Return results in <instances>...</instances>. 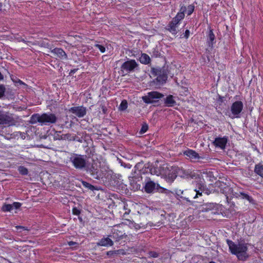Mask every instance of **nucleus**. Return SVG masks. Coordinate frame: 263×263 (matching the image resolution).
Here are the masks:
<instances>
[{"mask_svg":"<svg viewBox=\"0 0 263 263\" xmlns=\"http://www.w3.org/2000/svg\"><path fill=\"white\" fill-rule=\"evenodd\" d=\"M227 242L231 253L236 255L239 260H246L248 258L249 255L247 253L248 250L247 243H246L244 241H241L238 244H235L229 239H227Z\"/></svg>","mask_w":263,"mask_h":263,"instance_id":"obj_1","label":"nucleus"},{"mask_svg":"<svg viewBox=\"0 0 263 263\" xmlns=\"http://www.w3.org/2000/svg\"><path fill=\"white\" fill-rule=\"evenodd\" d=\"M189 175L187 172L180 168L177 166H171L170 167L165 166L164 170L162 171V176L165 177L169 182L173 181L178 175L181 177L187 176Z\"/></svg>","mask_w":263,"mask_h":263,"instance_id":"obj_2","label":"nucleus"},{"mask_svg":"<svg viewBox=\"0 0 263 263\" xmlns=\"http://www.w3.org/2000/svg\"><path fill=\"white\" fill-rule=\"evenodd\" d=\"M216 186L220 189V192L225 195L228 203L231 202V199L234 197H238L237 193L234 192L232 187L226 182L217 181L215 182Z\"/></svg>","mask_w":263,"mask_h":263,"instance_id":"obj_3","label":"nucleus"},{"mask_svg":"<svg viewBox=\"0 0 263 263\" xmlns=\"http://www.w3.org/2000/svg\"><path fill=\"white\" fill-rule=\"evenodd\" d=\"M151 73L155 76H157L156 80L160 84L166 82L168 74V66L162 67L152 68Z\"/></svg>","mask_w":263,"mask_h":263,"instance_id":"obj_4","label":"nucleus"},{"mask_svg":"<svg viewBox=\"0 0 263 263\" xmlns=\"http://www.w3.org/2000/svg\"><path fill=\"white\" fill-rule=\"evenodd\" d=\"M70 161L77 170H84L86 167V156L73 154L70 157Z\"/></svg>","mask_w":263,"mask_h":263,"instance_id":"obj_5","label":"nucleus"},{"mask_svg":"<svg viewBox=\"0 0 263 263\" xmlns=\"http://www.w3.org/2000/svg\"><path fill=\"white\" fill-rule=\"evenodd\" d=\"M100 168V164L97 162L93 161L91 164L87 163L84 170L95 179L99 180L102 177V173L99 171Z\"/></svg>","mask_w":263,"mask_h":263,"instance_id":"obj_6","label":"nucleus"},{"mask_svg":"<svg viewBox=\"0 0 263 263\" xmlns=\"http://www.w3.org/2000/svg\"><path fill=\"white\" fill-rule=\"evenodd\" d=\"M139 65L135 60H128L124 62L121 66L122 73L124 72L129 73L138 69Z\"/></svg>","mask_w":263,"mask_h":263,"instance_id":"obj_7","label":"nucleus"},{"mask_svg":"<svg viewBox=\"0 0 263 263\" xmlns=\"http://www.w3.org/2000/svg\"><path fill=\"white\" fill-rule=\"evenodd\" d=\"M144 188L145 192L147 193H152L155 190H157V191L161 190V192L165 190L164 188L161 187L158 184H156L148 177H146L145 179V185Z\"/></svg>","mask_w":263,"mask_h":263,"instance_id":"obj_8","label":"nucleus"},{"mask_svg":"<svg viewBox=\"0 0 263 263\" xmlns=\"http://www.w3.org/2000/svg\"><path fill=\"white\" fill-rule=\"evenodd\" d=\"M15 121L9 112L0 111V124L15 125Z\"/></svg>","mask_w":263,"mask_h":263,"instance_id":"obj_9","label":"nucleus"},{"mask_svg":"<svg viewBox=\"0 0 263 263\" xmlns=\"http://www.w3.org/2000/svg\"><path fill=\"white\" fill-rule=\"evenodd\" d=\"M58 120L56 116L51 113H44L42 115V124L50 125L54 124Z\"/></svg>","mask_w":263,"mask_h":263,"instance_id":"obj_10","label":"nucleus"},{"mask_svg":"<svg viewBox=\"0 0 263 263\" xmlns=\"http://www.w3.org/2000/svg\"><path fill=\"white\" fill-rule=\"evenodd\" d=\"M243 106V103L240 101L234 102L231 107L232 114L236 118L239 117V114L242 110Z\"/></svg>","mask_w":263,"mask_h":263,"instance_id":"obj_11","label":"nucleus"},{"mask_svg":"<svg viewBox=\"0 0 263 263\" xmlns=\"http://www.w3.org/2000/svg\"><path fill=\"white\" fill-rule=\"evenodd\" d=\"M69 112L75 115L79 118H82L86 114V108L83 106L72 107L69 109Z\"/></svg>","mask_w":263,"mask_h":263,"instance_id":"obj_12","label":"nucleus"},{"mask_svg":"<svg viewBox=\"0 0 263 263\" xmlns=\"http://www.w3.org/2000/svg\"><path fill=\"white\" fill-rule=\"evenodd\" d=\"M165 165L158 167L154 165L148 164L147 166H145V169H149V173L152 175L162 176V171L164 170Z\"/></svg>","mask_w":263,"mask_h":263,"instance_id":"obj_13","label":"nucleus"},{"mask_svg":"<svg viewBox=\"0 0 263 263\" xmlns=\"http://www.w3.org/2000/svg\"><path fill=\"white\" fill-rule=\"evenodd\" d=\"M194 192H196V195L194 198L197 197L198 195L202 196V194L208 195L211 193L210 190L205 185L201 183L198 184L197 187L194 190Z\"/></svg>","mask_w":263,"mask_h":263,"instance_id":"obj_14","label":"nucleus"},{"mask_svg":"<svg viewBox=\"0 0 263 263\" xmlns=\"http://www.w3.org/2000/svg\"><path fill=\"white\" fill-rule=\"evenodd\" d=\"M228 141V137L224 136L222 138L217 137L215 139L213 144L215 146L220 147L221 149H224Z\"/></svg>","mask_w":263,"mask_h":263,"instance_id":"obj_15","label":"nucleus"},{"mask_svg":"<svg viewBox=\"0 0 263 263\" xmlns=\"http://www.w3.org/2000/svg\"><path fill=\"white\" fill-rule=\"evenodd\" d=\"M183 154L184 155L188 157L192 161H196L197 160L204 158L200 156L197 152L192 149H187L184 151Z\"/></svg>","mask_w":263,"mask_h":263,"instance_id":"obj_16","label":"nucleus"},{"mask_svg":"<svg viewBox=\"0 0 263 263\" xmlns=\"http://www.w3.org/2000/svg\"><path fill=\"white\" fill-rule=\"evenodd\" d=\"M186 11V8L184 6H182L180 9L179 12L177 13L175 17L172 20L175 24L177 25L179 24L180 21L184 17V12Z\"/></svg>","mask_w":263,"mask_h":263,"instance_id":"obj_17","label":"nucleus"},{"mask_svg":"<svg viewBox=\"0 0 263 263\" xmlns=\"http://www.w3.org/2000/svg\"><path fill=\"white\" fill-rule=\"evenodd\" d=\"M143 163L142 162H139L136 164V165L134 167V171H133L132 173V176H129V178H136V174H138L137 173V171L139 173H142L143 174L145 173V170L144 171L143 170Z\"/></svg>","mask_w":263,"mask_h":263,"instance_id":"obj_18","label":"nucleus"},{"mask_svg":"<svg viewBox=\"0 0 263 263\" xmlns=\"http://www.w3.org/2000/svg\"><path fill=\"white\" fill-rule=\"evenodd\" d=\"M112 235H109V236L115 239L117 241H119L126 236L125 233H123L115 228L112 229Z\"/></svg>","mask_w":263,"mask_h":263,"instance_id":"obj_19","label":"nucleus"},{"mask_svg":"<svg viewBox=\"0 0 263 263\" xmlns=\"http://www.w3.org/2000/svg\"><path fill=\"white\" fill-rule=\"evenodd\" d=\"M54 55L61 59H67V55L65 52L60 48H55L51 51Z\"/></svg>","mask_w":263,"mask_h":263,"instance_id":"obj_20","label":"nucleus"},{"mask_svg":"<svg viewBox=\"0 0 263 263\" xmlns=\"http://www.w3.org/2000/svg\"><path fill=\"white\" fill-rule=\"evenodd\" d=\"M98 246H112L114 245V242L111 239L108 237H104L102 238L99 242L97 243Z\"/></svg>","mask_w":263,"mask_h":263,"instance_id":"obj_21","label":"nucleus"},{"mask_svg":"<svg viewBox=\"0 0 263 263\" xmlns=\"http://www.w3.org/2000/svg\"><path fill=\"white\" fill-rule=\"evenodd\" d=\"M99 169L100 172H101L102 175V177L100 179H103V178H105L106 179L109 178V177H111L112 174V171L109 170L108 168L106 167H100Z\"/></svg>","mask_w":263,"mask_h":263,"instance_id":"obj_22","label":"nucleus"},{"mask_svg":"<svg viewBox=\"0 0 263 263\" xmlns=\"http://www.w3.org/2000/svg\"><path fill=\"white\" fill-rule=\"evenodd\" d=\"M237 198L241 197L242 199L247 200L248 201H249L250 203L252 204L255 203V200L253 199V198L251 196H249L248 194L243 192H240L239 194L237 193Z\"/></svg>","mask_w":263,"mask_h":263,"instance_id":"obj_23","label":"nucleus"},{"mask_svg":"<svg viewBox=\"0 0 263 263\" xmlns=\"http://www.w3.org/2000/svg\"><path fill=\"white\" fill-rule=\"evenodd\" d=\"M164 103L166 106L172 107L176 104V101L174 99V97L172 95H168L164 99Z\"/></svg>","mask_w":263,"mask_h":263,"instance_id":"obj_24","label":"nucleus"},{"mask_svg":"<svg viewBox=\"0 0 263 263\" xmlns=\"http://www.w3.org/2000/svg\"><path fill=\"white\" fill-rule=\"evenodd\" d=\"M177 24H175L172 21H171L168 25L167 26L166 29L168 30L172 34H176L177 33V31L176 30V27H177Z\"/></svg>","mask_w":263,"mask_h":263,"instance_id":"obj_25","label":"nucleus"},{"mask_svg":"<svg viewBox=\"0 0 263 263\" xmlns=\"http://www.w3.org/2000/svg\"><path fill=\"white\" fill-rule=\"evenodd\" d=\"M30 123L31 124H35L39 122L42 124V115L39 114H35L32 115L30 118Z\"/></svg>","mask_w":263,"mask_h":263,"instance_id":"obj_26","label":"nucleus"},{"mask_svg":"<svg viewBox=\"0 0 263 263\" xmlns=\"http://www.w3.org/2000/svg\"><path fill=\"white\" fill-rule=\"evenodd\" d=\"M139 61L142 64L146 65L151 62V58L147 54L142 53L139 58Z\"/></svg>","mask_w":263,"mask_h":263,"instance_id":"obj_27","label":"nucleus"},{"mask_svg":"<svg viewBox=\"0 0 263 263\" xmlns=\"http://www.w3.org/2000/svg\"><path fill=\"white\" fill-rule=\"evenodd\" d=\"M215 39V35L213 32V30L210 29L209 31V33L208 36V43L209 47H212L214 43V40Z\"/></svg>","mask_w":263,"mask_h":263,"instance_id":"obj_28","label":"nucleus"},{"mask_svg":"<svg viewBox=\"0 0 263 263\" xmlns=\"http://www.w3.org/2000/svg\"><path fill=\"white\" fill-rule=\"evenodd\" d=\"M254 172L263 178V165L259 164H256L255 166Z\"/></svg>","mask_w":263,"mask_h":263,"instance_id":"obj_29","label":"nucleus"},{"mask_svg":"<svg viewBox=\"0 0 263 263\" xmlns=\"http://www.w3.org/2000/svg\"><path fill=\"white\" fill-rule=\"evenodd\" d=\"M149 97H150L152 100L155 99H160L162 98L164 95L157 91H152L148 93Z\"/></svg>","mask_w":263,"mask_h":263,"instance_id":"obj_30","label":"nucleus"},{"mask_svg":"<svg viewBox=\"0 0 263 263\" xmlns=\"http://www.w3.org/2000/svg\"><path fill=\"white\" fill-rule=\"evenodd\" d=\"M215 208V205L213 203H208L203 205L201 209L202 212H208L213 210Z\"/></svg>","mask_w":263,"mask_h":263,"instance_id":"obj_31","label":"nucleus"},{"mask_svg":"<svg viewBox=\"0 0 263 263\" xmlns=\"http://www.w3.org/2000/svg\"><path fill=\"white\" fill-rule=\"evenodd\" d=\"M18 171L22 175H26L28 173V169L24 166H20L18 167Z\"/></svg>","mask_w":263,"mask_h":263,"instance_id":"obj_32","label":"nucleus"},{"mask_svg":"<svg viewBox=\"0 0 263 263\" xmlns=\"http://www.w3.org/2000/svg\"><path fill=\"white\" fill-rule=\"evenodd\" d=\"M2 209L4 212H10L13 209V205L5 204L3 205Z\"/></svg>","mask_w":263,"mask_h":263,"instance_id":"obj_33","label":"nucleus"},{"mask_svg":"<svg viewBox=\"0 0 263 263\" xmlns=\"http://www.w3.org/2000/svg\"><path fill=\"white\" fill-rule=\"evenodd\" d=\"M82 183L84 187L87 188L88 189L91 191H93L95 189V187L93 185L87 182L86 181H82Z\"/></svg>","mask_w":263,"mask_h":263,"instance_id":"obj_34","label":"nucleus"},{"mask_svg":"<svg viewBox=\"0 0 263 263\" xmlns=\"http://www.w3.org/2000/svg\"><path fill=\"white\" fill-rule=\"evenodd\" d=\"M6 87L3 84H0V99H3L5 97Z\"/></svg>","mask_w":263,"mask_h":263,"instance_id":"obj_35","label":"nucleus"},{"mask_svg":"<svg viewBox=\"0 0 263 263\" xmlns=\"http://www.w3.org/2000/svg\"><path fill=\"white\" fill-rule=\"evenodd\" d=\"M142 100L143 101L147 104L153 103L155 101L152 100V98L149 97V95L142 97Z\"/></svg>","mask_w":263,"mask_h":263,"instance_id":"obj_36","label":"nucleus"},{"mask_svg":"<svg viewBox=\"0 0 263 263\" xmlns=\"http://www.w3.org/2000/svg\"><path fill=\"white\" fill-rule=\"evenodd\" d=\"M127 107V101L126 100H123L120 106H119V109L121 110H125Z\"/></svg>","mask_w":263,"mask_h":263,"instance_id":"obj_37","label":"nucleus"},{"mask_svg":"<svg viewBox=\"0 0 263 263\" xmlns=\"http://www.w3.org/2000/svg\"><path fill=\"white\" fill-rule=\"evenodd\" d=\"M66 139L69 141H75L77 140V136L76 135H74L73 134L67 133L66 134Z\"/></svg>","mask_w":263,"mask_h":263,"instance_id":"obj_38","label":"nucleus"},{"mask_svg":"<svg viewBox=\"0 0 263 263\" xmlns=\"http://www.w3.org/2000/svg\"><path fill=\"white\" fill-rule=\"evenodd\" d=\"M195 7L193 5H190L188 6L187 9L186 8L187 10V14L188 15H191L194 10Z\"/></svg>","mask_w":263,"mask_h":263,"instance_id":"obj_39","label":"nucleus"},{"mask_svg":"<svg viewBox=\"0 0 263 263\" xmlns=\"http://www.w3.org/2000/svg\"><path fill=\"white\" fill-rule=\"evenodd\" d=\"M148 129V125L146 123H144L142 125V126L140 130V134H143L145 133Z\"/></svg>","mask_w":263,"mask_h":263,"instance_id":"obj_40","label":"nucleus"},{"mask_svg":"<svg viewBox=\"0 0 263 263\" xmlns=\"http://www.w3.org/2000/svg\"><path fill=\"white\" fill-rule=\"evenodd\" d=\"M95 47H97L100 50V51L102 53H104L105 51V48L103 45L96 44L95 45Z\"/></svg>","mask_w":263,"mask_h":263,"instance_id":"obj_41","label":"nucleus"},{"mask_svg":"<svg viewBox=\"0 0 263 263\" xmlns=\"http://www.w3.org/2000/svg\"><path fill=\"white\" fill-rule=\"evenodd\" d=\"M149 255L151 257L153 258H156L159 256V253L155 251H150L149 252Z\"/></svg>","mask_w":263,"mask_h":263,"instance_id":"obj_42","label":"nucleus"},{"mask_svg":"<svg viewBox=\"0 0 263 263\" xmlns=\"http://www.w3.org/2000/svg\"><path fill=\"white\" fill-rule=\"evenodd\" d=\"M81 213V211L74 207L72 209V214L76 215H79Z\"/></svg>","mask_w":263,"mask_h":263,"instance_id":"obj_43","label":"nucleus"},{"mask_svg":"<svg viewBox=\"0 0 263 263\" xmlns=\"http://www.w3.org/2000/svg\"><path fill=\"white\" fill-rule=\"evenodd\" d=\"M119 251V250L117 251H109L107 252V255L109 256H112L115 254H118V252Z\"/></svg>","mask_w":263,"mask_h":263,"instance_id":"obj_44","label":"nucleus"},{"mask_svg":"<svg viewBox=\"0 0 263 263\" xmlns=\"http://www.w3.org/2000/svg\"><path fill=\"white\" fill-rule=\"evenodd\" d=\"M153 55L155 57H158L161 55V53L158 50L154 49L153 51Z\"/></svg>","mask_w":263,"mask_h":263,"instance_id":"obj_45","label":"nucleus"},{"mask_svg":"<svg viewBox=\"0 0 263 263\" xmlns=\"http://www.w3.org/2000/svg\"><path fill=\"white\" fill-rule=\"evenodd\" d=\"M12 205H13V208H14L15 209H18L21 206V203L20 202H14Z\"/></svg>","mask_w":263,"mask_h":263,"instance_id":"obj_46","label":"nucleus"},{"mask_svg":"<svg viewBox=\"0 0 263 263\" xmlns=\"http://www.w3.org/2000/svg\"><path fill=\"white\" fill-rule=\"evenodd\" d=\"M16 230H18V229H22L23 230H26V231H29V229L27 228V227H23V226H16L15 227Z\"/></svg>","mask_w":263,"mask_h":263,"instance_id":"obj_47","label":"nucleus"},{"mask_svg":"<svg viewBox=\"0 0 263 263\" xmlns=\"http://www.w3.org/2000/svg\"><path fill=\"white\" fill-rule=\"evenodd\" d=\"M129 223H132L133 227L136 229H138L140 228V226L138 224L134 223V222H132L131 221H129Z\"/></svg>","mask_w":263,"mask_h":263,"instance_id":"obj_48","label":"nucleus"},{"mask_svg":"<svg viewBox=\"0 0 263 263\" xmlns=\"http://www.w3.org/2000/svg\"><path fill=\"white\" fill-rule=\"evenodd\" d=\"M68 244L69 246H74V245H77V246L78 245V243L77 242L72 241L68 242Z\"/></svg>","mask_w":263,"mask_h":263,"instance_id":"obj_49","label":"nucleus"},{"mask_svg":"<svg viewBox=\"0 0 263 263\" xmlns=\"http://www.w3.org/2000/svg\"><path fill=\"white\" fill-rule=\"evenodd\" d=\"M101 109L104 114H106L107 111V108L106 106L104 105H101Z\"/></svg>","mask_w":263,"mask_h":263,"instance_id":"obj_50","label":"nucleus"},{"mask_svg":"<svg viewBox=\"0 0 263 263\" xmlns=\"http://www.w3.org/2000/svg\"><path fill=\"white\" fill-rule=\"evenodd\" d=\"M189 34H190V31L189 30H186L185 33H184V37L186 39H187L189 36Z\"/></svg>","mask_w":263,"mask_h":263,"instance_id":"obj_51","label":"nucleus"},{"mask_svg":"<svg viewBox=\"0 0 263 263\" xmlns=\"http://www.w3.org/2000/svg\"><path fill=\"white\" fill-rule=\"evenodd\" d=\"M4 137L5 139H6L7 140H10L12 138V135H9V134H8L7 135L4 136Z\"/></svg>","mask_w":263,"mask_h":263,"instance_id":"obj_52","label":"nucleus"},{"mask_svg":"<svg viewBox=\"0 0 263 263\" xmlns=\"http://www.w3.org/2000/svg\"><path fill=\"white\" fill-rule=\"evenodd\" d=\"M78 69H72L71 70L70 73H69V74L70 75H72L73 74V73H74L77 70H78Z\"/></svg>","mask_w":263,"mask_h":263,"instance_id":"obj_53","label":"nucleus"},{"mask_svg":"<svg viewBox=\"0 0 263 263\" xmlns=\"http://www.w3.org/2000/svg\"><path fill=\"white\" fill-rule=\"evenodd\" d=\"M223 97H221L220 96H219L218 100V101L220 102L221 103L223 102Z\"/></svg>","mask_w":263,"mask_h":263,"instance_id":"obj_54","label":"nucleus"},{"mask_svg":"<svg viewBox=\"0 0 263 263\" xmlns=\"http://www.w3.org/2000/svg\"><path fill=\"white\" fill-rule=\"evenodd\" d=\"M66 134H63L62 135H61V139L66 140Z\"/></svg>","mask_w":263,"mask_h":263,"instance_id":"obj_55","label":"nucleus"},{"mask_svg":"<svg viewBox=\"0 0 263 263\" xmlns=\"http://www.w3.org/2000/svg\"><path fill=\"white\" fill-rule=\"evenodd\" d=\"M180 198H182V199H185V200H186L187 201H188V202H190V200H189L187 198L184 197H183V196H180Z\"/></svg>","mask_w":263,"mask_h":263,"instance_id":"obj_56","label":"nucleus"},{"mask_svg":"<svg viewBox=\"0 0 263 263\" xmlns=\"http://www.w3.org/2000/svg\"><path fill=\"white\" fill-rule=\"evenodd\" d=\"M78 219L81 222H83V218L82 217L79 216Z\"/></svg>","mask_w":263,"mask_h":263,"instance_id":"obj_57","label":"nucleus"},{"mask_svg":"<svg viewBox=\"0 0 263 263\" xmlns=\"http://www.w3.org/2000/svg\"><path fill=\"white\" fill-rule=\"evenodd\" d=\"M4 79L3 75L0 72V81L3 80Z\"/></svg>","mask_w":263,"mask_h":263,"instance_id":"obj_58","label":"nucleus"},{"mask_svg":"<svg viewBox=\"0 0 263 263\" xmlns=\"http://www.w3.org/2000/svg\"><path fill=\"white\" fill-rule=\"evenodd\" d=\"M75 141H78L80 142H82V140H81L80 138H79L78 137H77V140H76Z\"/></svg>","mask_w":263,"mask_h":263,"instance_id":"obj_59","label":"nucleus"},{"mask_svg":"<svg viewBox=\"0 0 263 263\" xmlns=\"http://www.w3.org/2000/svg\"><path fill=\"white\" fill-rule=\"evenodd\" d=\"M2 7H3V5H2V3H0V12H1L2 11Z\"/></svg>","mask_w":263,"mask_h":263,"instance_id":"obj_60","label":"nucleus"},{"mask_svg":"<svg viewBox=\"0 0 263 263\" xmlns=\"http://www.w3.org/2000/svg\"><path fill=\"white\" fill-rule=\"evenodd\" d=\"M140 184L136 185V189H140Z\"/></svg>","mask_w":263,"mask_h":263,"instance_id":"obj_61","label":"nucleus"},{"mask_svg":"<svg viewBox=\"0 0 263 263\" xmlns=\"http://www.w3.org/2000/svg\"><path fill=\"white\" fill-rule=\"evenodd\" d=\"M125 166L128 167V168H130V166H131V165L128 164V166L127 165H126Z\"/></svg>","mask_w":263,"mask_h":263,"instance_id":"obj_62","label":"nucleus"},{"mask_svg":"<svg viewBox=\"0 0 263 263\" xmlns=\"http://www.w3.org/2000/svg\"><path fill=\"white\" fill-rule=\"evenodd\" d=\"M125 166L128 167V168H130V166H131V165L128 164V166L127 165H126Z\"/></svg>","mask_w":263,"mask_h":263,"instance_id":"obj_63","label":"nucleus"},{"mask_svg":"<svg viewBox=\"0 0 263 263\" xmlns=\"http://www.w3.org/2000/svg\"><path fill=\"white\" fill-rule=\"evenodd\" d=\"M209 263H215L214 261H211Z\"/></svg>","mask_w":263,"mask_h":263,"instance_id":"obj_64","label":"nucleus"}]
</instances>
